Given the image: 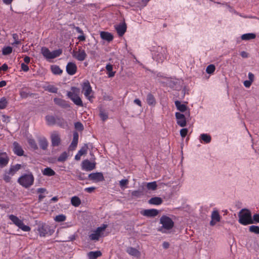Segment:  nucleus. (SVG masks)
I'll return each mask as SVG.
<instances>
[{
    "mask_svg": "<svg viewBox=\"0 0 259 259\" xmlns=\"http://www.w3.org/2000/svg\"><path fill=\"white\" fill-rule=\"evenodd\" d=\"M100 116L103 121H105L108 118V115L103 110H100Z\"/></svg>",
    "mask_w": 259,
    "mask_h": 259,
    "instance_id": "obj_50",
    "label": "nucleus"
},
{
    "mask_svg": "<svg viewBox=\"0 0 259 259\" xmlns=\"http://www.w3.org/2000/svg\"><path fill=\"white\" fill-rule=\"evenodd\" d=\"M28 143L29 146L32 148H33L34 150L37 149L38 147H37V144H36L35 141H34V140L32 139H29L28 140Z\"/></svg>",
    "mask_w": 259,
    "mask_h": 259,
    "instance_id": "obj_43",
    "label": "nucleus"
},
{
    "mask_svg": "<svg viewBox=\"0 0 259 259\" xmlns=\"http://www.w3.org/2000/svg\"><path fill=\"white\" fill-rule=\"evenodd\" d=\"M78 134L77 132H74L73 133V140L78 141Z\"/></svg>",
    "mask_w": 259,
    "mask_h": 259,
    "instance_id": "obj_61",
    "label": "nucleus"
},
{
    "mask_svg": "<svg viewBox=\"0 0 259 259\" xmlns=\"http://www.w3.org/2000/svg\"><path fill=\"white\" fill-rule=\"evenodd\" d=\"M39 146L43 150H46L48 147V142L45 138H39L38 140Z\"/></svg>",
    "mask_w": 259,
    "mask_h": 259,
    "instance_id": "obj_28",
    "label": "nucleus"
},
{
    "mask_svg": "<svg viewBox=\"0 0 259 259\" xmlns=\"http://www.w3.org/2000/svg\"><path fill=\"white\" fill-rule=\"evenodd\" d=\"M251 83L252 82L251 81L245 80L244 81V85L245 87L249 88L251 85Z\"/></svg>",
    "mask_w": 259,
    "mask_h": 259,
    "instance_id": "obj_60",
    "label": "nucleus"
},
{
    "mask_svg": "<svg viewBox=\"0 0 259 259\" xmlns=\"http://www.w3.org/2000/svg\"><path fill=\"white\" fill-rule=\"evenodd\" d=\"M42 174L45 176H53L55 175V172L51 168L47 167L44 169Z\"/></svg>",
    "mask_w": 259,
    "mask_h": 259,
    "instance_id": "obj_32",
    "label": "nucleus"
},
{
    "mask_svg": "<svg viewBox=\"0 0 259 259\" xmlns=\"http://www.w3.org/2000/svg\"><path fill=\"white\" fill-rule=\"evenodd\" d=\"M78 141L72 140V143L69 147L71 150H74L77 146Z\"/></svg>",
    "mask_w": 259,
    "mask_h": 259,
    "instance_id": "obj_55",
    "label": "nucleus"
},
{
    "mask_svg": "<svg viewBox=\"0 0 259 259\" xmlns=\"http://www.w3.org/2000/svg\"><path fill=\"white\" fill-rule=\"evenodd\" d=\"M21 69L22 70H23L24 71H28L29 70V67L25 64L24 63H22L21 64Z\"/></svg>",
    "mask_w": 259,
    "mask_h": 259,
    "instance_id": "obj_57",
    "label": "nucleus"
},
{
    "mask_svg": "<svg viewBox=\"0 0 259 259\" xmlns=\"http://www.w3.org/2000/svg\"><path fill=\"white\" fill-rule=\"evenodd\" d=\"M132 198H139L141 196L143 195L144 193L142 191L135 190L132 192Z\"/></svg>",
    "mask_w": 259,
    "mask_h": 259,
    "instance_id": "obj_36",
    "label": "nucleus"
},
{
    "mask_svg": "<svg viewBox=\"0 0 259 259\" xmlns=\"http://www.w3.org/2000/svg\"><path fill=\"white\" fill-rule=\"evenodd\" d=\"M253 221L259 223V214H255L253 216Z\"/></svg>",
    "mask_w": 259,
    "mask_h": 259,
    "instance_id": "obj_59",
    "label": "nucleus"
},
{
    "mask_svg": "<svg viewBox=\"0 0 259 259\" xmlns=\"http://www.w3.org/2000/svg\"><path fill=\"white\" fill-rule=\"evenodd\" d=\"M88 149V146L87 144H84L78 151V152L79 153V155H83L84 154H85L87 152Z\"/></svg>",
    "mask_w": 259,
    "mask_h": 259,
    "instance_id": "obj_47",
    "label": "nucleus"
},
{
    "mask_svg": "<svg viewBox=\"0 0 259 259\" xmlns=\"http://www.w3.org/2000/svg\"><path fill=\"white\" fill-rule=\"evenodd\" d=\"M248 78L249 79V81H251L252 82L254 79V75L252 73H249Z\"/></svg>",
    "mask_w": 259,
    "mask_h": 259,
    "instance_id": "obj_63",
    "label": "nucleus"
},
{
    "mask_svg": "<svg viewBox=\"0 0 259 259\" xmlns=\"http://www.w3.org/2000/svg\"><path fill=\"white\" fill-rule=\"evenodd\" d=\"M147 102L149 105H154L155 104V99L153 95L149 93L147 96Z\"/></svg>",
    "mask_w": 259,
    "mask_h": 259,
    "instance_id": "obj_31",
    "label": "nucleus"
},
{
    "mask_svg": "<svg viewBox=\"0 0 259 259\" xmlns=\"http://www.w3.org/2000/svg\"><path fill=\"white\" fill-rule=\"evenodd\" d=\"M188 133V130L187 128H183L180 131V135L182 138L186 137Z\"/></svg>",
    "mask_w": 259,
    "mask_h": 259,
    "instance_id": "obj_53",
    "label": "nucleus"
},
{
    "mask_svg": "<svg viewBox=\"0 0 259 259\" xmlns=\"http://www.w3.org/2000/svg\"><path fill=\"white\" fill-rule=\"evenodd\" d=\"M13 38L15 40V41L13 43V45H19L21 43V41L19 40V37L17 34H13Z\"/></svg>",
    "mask_w": 259,
    "mask_h": 259,
    "instance_id": "obj_51",
    "label": "nucleus"
},
{
    "mask_svg": "<svg viewBox=\"0 0 259 259\" xmlns=\"http://www.w3.org/2000/svg\"><path fill=\"white\" fill-rule=\"evenodd\" d=\"M46 119L47 121V123L49 125H53L56 123V117L52 115H47L46 116Z\"/></svg>",
    "mask_w": 259,
    "mask_h": 259,
    "instance_id": "obj_27",
    "label": "nucleus"
},
{
    "mask_svg": "<svg viewBox=\"0 0 259 259\" xmlns=\"http://www.w3.org/2000/svg\"><path fill=\"white\" fill-rule=\"evenodd\" d=\"M65 220H66V216L63 214H60V215H57L55 218V220L58 222H63Z\"/></svg>",
    "mask_w": 259,
    "mask_h": 259,
    "instance_id": "obj_49",
    "label": "nucleus"
},
{
    "mask_svg": "<svg viewBox=\"0 0 259 259\" xmlns=\"http://www.w3.org/2000/svg\"><path fill=\"white\" fill-rule=\"evenodd\" d=\"M117 33L120 36H122L126 31V25L125 23L120 24L115 27Z\"/></svg>",
    "mask_w": 259,
    "mask_h": 259,
    "instance_id": "obj_15",
    "label": "nucleus"
},
{
    "mask_svg": "<svg viewBox=\"0 0 259 259\" xmlns=\"http://www.w3.org/2000/svg\"><path fill=\"white\" fill-rule=\"evenodd\" d=\"M100 36L102 39L109 42L112 41L113 39V36L111 33L105 31H101L100 32Z\"/></svg>",
    "mask_w": 259,
    "mask_h": 259,
    "instance_id": "obj_18",
    "label": "nucleus"
},
{
    "mask_svg": "<svg viewBox=\"0 0 259 259\" xmlns=\"http://www.w3.org/2000/svg\"><path fill=\"white\" fill-rule=\"evenodd\" d=\"M18 182L25 188H29L33 185L34 177L31 173L22 175L18 180Z\"/></svg>",
    "mask_w": 259,
    "mask_h": 259,
    "instance_id": "obj_3",
    "label": "nucleus"
},
{
    "mask_svg": "<svg viewBox=\"0 0 259 259\" xmlns=\"http://www.w3.org/2000/svg\"><path fill=\"white\" fill-rule=\"evenodd\" d=\"M71 91L67 93L68 97H72V96H79L80 93V89L76 87H72Z\"/></svg>",
    "mask_w": 259,
    "mask_h": 259,
    "instance_id": "obj_24",
    "label": "nucleus"
},
{
    "mask_svg": "<svg viewBox=\"0 0 259 259\" xmlns=\"http://www.w3.org/2000/svg\"><path fill=\"white\" fill-rule=\"evenodd\" d=\"M92 92V88L89 81L84 82L82 84V92L83 93L84 96L89 100H90L91 98L90 94Z\"/></svg>",
    "mask_w": 259,
    "mask_h": 259,
    "instance_id": "obj_8",
    "label": "nucleus"
},
{
    "mask_svg": "<svg viewBox=\"0 0 259 259\" xmlns=\"http://www.w3.org/2000/svg\"><path fill=\"white\" fill-rule=\"evenodd\" d=\"M54 102L57 105L64 108H67L70 107L69 104L65 100L60 98H54Z\"/></svg>",
    "mask_w": 259,
    "mask_h": 259,
    "instance_id": "obj_16",
    "label": "nucleus"
},
{
    "mask_svg": "<svg viewBox=\"0 0 259 259\" xmlns=\"http://www.w3.org/2000/svg\"><path fill=\"white\" fill-rule=\"evenodd\" d=\"M211 221L210 222V225L211 226H214L217 223L219 222L221 220V216L219 211L217 210H214L211 215Z\"/></svg>",
    "mask_w": 259,
    "mask_h": 259,
    "instance_id": "obj_9",
    "label": "nucleus"
},
{
    "mask_svg": "<svg viewBox=\"0 0 259 259\" xmlns=\"http://www.w3.org/2000/svg\"><path fill=\"white\" fill-rule=\"evenodd\" d=\"M256 35L254 33H246L242 35L241 39L242 40H248L254 39Z\"/></svg>",
    "mask_w": 259,
    "mask_h": 259,
    "instance_id": "obj_30",
    "label": "nucleus"
},
{
    "mask_svg": "<svg viewBox=\"0 0 259 259\" xmlns=\"http://www.w3.org/2000/svg\"><path fill=\"white\" fill-rule=\"evenodd\" d=\"M200 139L206 143H209L211 141V137L205 134H201L200 136Z\"/></svg>",
    "mask_w": 259,
    "mask_h": 259,
    "instance_id": "obj_38",
    "label": "nucleus"
},
{
    "mask_svg": "<svg viewBox=\"0 0 259 259\" xmlns=\"http://www.w3.org/2000/svg\"><path fill=\"white\" fill-rule=\"evenodd\" d=\"M89 178L90 180L96 182H101L104 180L103 175L101 172H95L89 174Z\"/></svg>",
    "mask_w": 259,
    "mask_h": 259,
    "instance_id": "obj_10",
    "label": "nucleus"
},
{
    "mask_svg": "<svg viewBox=\"0 0 259 259\" xmlns=\"http://www.w3.org/2000/svg\"><path fill=\"white\" fill-rule=\"evenodd\" d=\"M240 55H241V57L244 58H246L248 57V54L245 51L241 52L240 53Z\"/></svg>",
    "mask_w": 259,
    "mask_h": 259,
    "instance_id": "obj_62",
    "label": "nucleus"
},
{
    "mask_svg": "<svg viewBox=\"0 0 259 259\" xmlns=\"http://www.w3.org/2000/svg\"><path fill=\"white\" fill-rule=\"evenodd\" d=\"M175 103L177 109L179 110L180 111L183 112L187 110V106L184 104H182L180 101H176Z\"/></svg>",
    "mask_w": 259,
    "mask_h": 259,
    "instance_id": "obj_22",
    "label": "nucleus"
},
{
    "mask_svg": "<svg viewBox=\"0 0 259 259\" xmlns=\"http://www.w3.org/2000/svg\"><path fill=\"white\" fill-rule=\"evenodd\" d=\"M8 172H6L4 176V180L7 183L10 182L11 179V178L9 176Z\"/></svg>",
    "mask_w": 259,
    "mask_h": 259,
    "instance_id": "obj_56",
    "label": "nucleus"
},
{
    "mask_svg": "<svg viewBox=\"0 0 259 259\" xmlns=\"http://www.w3.org/2000/svg\"><path fill=\"white\" fill-rule=\"evenodd\" d=\"M157 187L156 182L148 183L147 184V188L148 190H155Z\"/></svg>",
    "mask_w": 259,
    "mask_h": 259,
    "instance_id": "obj_39",
    "label": "nucleus"
},
{
    "mask_svg": "<svg viewBox=\"0 0 259 259\" xmlns=\"http://www.w3.org/2000/svg\"><path fill=\"white\" fill-rule=\"evenodd\" d=\"M75 128L79 131H82L83 130V126L82 124L80 122H77L75 123Z\"/></svg>",
    "mask_w": 259,
    "mask_h": 259,
    "instance_id": "obj_52",
    "label": "nucleus"
},
{
    "mask_svg": "<svg viewBox=\"0 0 259 259\" xmlns=\"http://www.w3.org/2000/svg\"><path fill=\"white\" fill-rule=\"evenodd\" d=\"M76 105L79 106H83L82 102L79 97V96H72V97H68Z\"/></svg>",
    "mask_w": 259,
    "mask_h": 259,
    "instance_id": "obj_21",
    "label": "nucleus"
},
{
    "mask_svg": "<svg viewBox=\"0 0 259 259\" xmlns=\"http://www.w3.org/2000/svg\"><path fill=\"white\" fill-rule=\"evenodd\" d=\"M12 52V48L11 47H7L3 49V54L7 55L11 54Z\"/></svg>",
    "mask_w": 259,
    "mask_h": 259,
    "instance_id": "obj_48",
    "label": "nucleus"
},
{
    "mask_svg": "<svg viewBox=\"0 0 259 259\" xmlns=\"http://www.w3.org/2000/svg\"><path fill=\"white\" fill-rule=\"evenodd\" d=\"M107 227V225L103 224L102 226L98 227L96 230L92 231L89 235L90 239L92 241H98Z\"/></svg>",
    "mask_w": 259,
    "mask_h": 259,
    "instance_id": "obj_5",
    "label": "nucleus"
},
{
    "mask_svg": "<svg viewBox=\"0 0 259 259\" xmlns=\"http://www.w3.org/2000/svg\"><path fill=\"white\" fill-rule=\"evenodd\" d=\"M126 251L128 253L133 256H139L140 255V252L137 249L132 247H128Z\"/></svg>",
    "mask_w": 259,
    "mask_h": 259,
    "instance_id": "obj_23",
    "label": "nucleus"
},
{
    "mask_svg": "<svg viewBox=\"0 0 259 259\" xmlns=\"http://www.w3.org/2000/svg\"><path fill=\"white\" fill-rule=\"evenodd\" d=\"M149 203L154 205H159L162 203V199L160 197H155L149 200Z\"/></svg>",
    "mask_w": 259,
    "mask_h": 259,
    "instance_id": "obj_25",
    "label": "nucleus"
},
{
    "mask_svg": "<svg viewBox=\"0 0 259 259\" xmlns=\"http://www.w3.org/2000/svg\"><path fill=\"white\" fill-rule=\"evenodd\" d=\"M128 183L127 179H123L119 182V184L121 187H123L126 185Z\"/></svg>",
    "mask_w": 259,
    "mask_h": 259,
    "instance_id": "obj_54",
    "label": "nucleus"
},
{
    "mask_svg": "<svg viewBox=\"0 0 259 259\" xmlns=\"http://www.w3.org/2000/svg\"><path fill=\"white\" fill-rule=\"evenodd\" d=\"M8 158L5 153H0V166H4L8 162Z\"/></svg>",
    "mask_w": 259,
    "mask_h": 259,
    "instance_id": "obj_20",
    "label": "nucleus"
},
{
    "mask_svg": "<svg viewBox=\"0 0 259 259\" xmlns=\"http://www.w3.org/2000/svg\"><path fill=\"white\" fill-rule=\"evenodd\" d=\"M71 202L72 205L77 207L80 204L81 201L77 196H74L71 198Z\"/></svg>",
    "mask_w": 259,
    "mask_h": 259,
    "instance_id": "obj_33",
    "label": "nucleus"
},
{
    "mask_svg": "<svg viewBox=\"0 0 259 259\" xmlns=\"http://www.w3.org/2000/svg\"><path fill=\"white\" fill-rule=\"evenodd\" d=\"M158 214V210L155 209H146L143 214L148 217H154Z\"/></svg>",
    "mask_w": 259,
    "mask_h": 259,
    "instance_id": "obj_17",
    "label": "nucleus"
},
{
    "mask_svg": "<svg viewBox=\"0 0 259 259\" xmlns=\"http://www.w3.org/2000/svg\"><path fill=\"white\" fill-rule=\"evenodd\" d=\"M51 68L52 72L55 74H60L62 73V70L57 65H52Z\"/></svg>",
    "mask_w": 259,
    "mask_h": 259,
    "instance_id": "obj_34",
    "label": "nucleus"
},
{
    "mask_svg": "<svg viewBox=\"0 0 259 259\" xmlns=\"http://www.w3.org/2000/svg\"><path fill=\"white\" fill-rule=\"evenodd\" d=\"M67 153L66 152H64L58 158L57 160L59 162H64L67 159Z\"/></svg>",
    "mask_w": 259,
    "mask_h": 259,
    "instance_id": "obj_41",
    "label": "nucleus"
},
{
    "mask_svg": "<svg viewBox=\"0 0 259 259\" xmlns=\"http://www.w3.org/2000/svg\"><path fill=\"white\" fill-rule=\"evenodd\" d=\"M46 90L50 93H57L58 91V88L54 85H49L46 87Z\"/></svg>",
    "mask_w": 259,
    "mask_h": 259,
    "instance_id": "obj_40",
    "label": "nucleus"
},
{
    "mask_svg": "<svg viewBox=\"0 0 259 259\" xmlns=\"http://www.w3.org/2000/svg\"><path fill=\"white\" fill-rule=\"evenodd\" d=\"M160 224L162 226L159 229V231L162 233H166L165 230H169L172 229L174 226V223L169 217L163 215L160 220Z\"/></svg>",
    "mask_w": 259,
    "mask_h": 259,
    "instance_id": "obj_2",
    "label": "nucleus"
},
{
    "mask_svg": "<svg viewBox=\"0 0 259 259\" xmlns=\"http://www.w3.org/2000/svg\"><path fill=\"white\" fill-rule=\"evenodd\" d=\"M101 255L102 253L100 251H90L88 253V256L90 259H96Z\"/></svg>",
    "mask_w": 259,
    "mask_h": 259,
    "instance_id": "obj_26",
    "label": "nucleus"
},
{
    "mask_svg": "<svg viewBox=\"0 0 259 259\" xmlns=\"http://www.w3.org/2000/svg\"><path fill=\"white\" fill-rule=\"evenodd\" d=\"M96 188L95 187H88V188H86L84 190L88 192V193H92L95 190Z\"/></svg>",
    "mask_w": 259,
    "mask_h": 259,
    "instance_id": "obj_58",
    "label": "nucleus"
},
{
    "mask_svg": "<svg viewBox=\"0 0 259 259\" xmlns=\"http://www.w3.org/2000/svg\"><path fill=\"white\" fill-rule=\"evenodd\" d=\"M72 54L74 58L80 61H84L87 56L85 51L81 49H79L78 51L73 50Z\"/></svg>",
    "mask_w": 259,
    "mask_h": 259,
    "instance_id": "obj_7",
    "label": "nucleus"
},
{
    "mask_svg": "<svg viewBox=\"0 0 259 259\" xmlns=\"http://www.w3.org/2000/svg\"><path fill=\"white\" fill-rule=\"evenodd\" d=\"M66 71L70 75H74L77 71L76 65L73 62H69L66 66Z\"/></svg>",
    "mask_w": 259,
    "mask_h": 259,
    "instance_id": "obj_13",
    "label": "nucleus"
},
{
    "mask_svg": "<svg viewBox=\"0 0 259 259\" xmlns=\"http://www.w3.org/2000/svg\"><path fill=\"white\" fill-rule=\"evenodd\" d=\"M249 230L250 232L256 234H259V227L256 226H251L249 227Z\"/></svg>",
    "mask_w": 259,
    "mask_h": 259,
    "instance_id": "obj_46",
    "label": "nucleus"
},
{
    "mask_svg": "<svg viewBox=\"0 0 259 259\" xmlns=\"http://www.w3.org/2000/svg\"><path fill=\"white\" fill-rule=\"evenodd\" d=\"M106 70L109 72L108 76L112 77L114 76L115 72L112 71L113 69V66L110 64H108L106 66Z\"/></svg>",
    "mask_w": 259,
    "mask_h": 259,
    "instance_id": "obj_37",
    "label": "nucleus"
},
{
    "mask_svg": "<svg viewBox=\"0 0 259 259\" xmlns=\"http://www.w3.org/2000/svg\"><path fill=\"white\" fill-rule=\"evenodd\" d=\"M13 146L14 153L18 156L23 155L24 151L19 144L16 142H15L13 143Z\"/></svg>",
    "mask_w": 259,
    "mask_h": 259,
    "instance_id": "obj_19",
    "label": "nucleus"
},
{
    "mask_svg": "<svg viewBox=\"0 0 259 259\" xmlns=\"http://www.w3.org/2000/svg\"><path fill=\"white\" fill-rule=\"evenodd\" d=\"M56 123L58 125L60 126H64L65 125H66V122H65V120L59 116H56Z\"/></svg>",
    "mask_w": 259,
    "mask_h": 259,
    "instance_id": "obj_35",
    "label": "nucleus"
},
{
    "mask_svg": "<svg viewBox=\"0 0 259 259\" xmlns=\"http://www.w3.org/2000/svg\"><path fill=\"white\" fill-rule=\"evenodd\" d=\"M52 145L53 146H58L61 142L60 137L56 132L53 133L51 136Z\"/></svg>",
    "mask_w": 259,
    "mask_h": 259,
    "instance_id": "obj_14",
    "label": "nucleus"
},
{
    "mask_svg": "<svg viewBox=\"0 0 259 259\" xmlns=\"http://www.w3.org/2000/svg\"><path fill=\"white\" fill-rule=\"evenodd\" d=\"M176 117L177 119V123L181 127H184L186 125V120L185 116L184 114L177 112L176 113Z\"/></svg>",
    "mask_w": 259,
    "mask_h": 259,
    "instance_id": "obj_12",
    "label": "nucleus"
},
{
    "mask_svg": "<svg viewBox=\"0 0 259 259\" xmlns=\"http://www.w3.org/2000/svg\"><path fill=\"white\" fill-rule=\"evenodd\" d=\"M96 163L91 162L89 160H85L82 162V168L86 171H91L95 168Z\"/></svg>",
    "mask_w": 259,
    "mask_h": 259,
    "instance_id": "obj_11",
    "label": "nucleus"
},
{
    "mask_svg": "<svg viewBox=\"0 0 259 259\" xmlns=\"http://www.w3.org/2000/svg\"><path fill=\"white\" fill-rule=\"evenodd\" d=\"M21 168V165L19 164H17L15 165L12 166L10 169L9 170V171L8 172V174L14 175V174L18 171L19 169H20Z\"/></svg>",
    "mask_w": 259,
    "mask_h": 259,
    "instance_id": "obj_29",
    "label": "nucleus"
},
{
    "mask_svg": "<svg viewBox=\"0 0 259 259\" xmlns=\"http://www.w3.org/2000/svg\"><path fill=\"white\" fill-rule=\"evenodd\" d=\"M239 222L243 225H247L253 223V221L251 218V212L247 209L241 210L238 214Z\"/></svg>",
    "mask_w": 259,
    "mask_h": 259,
    "instance_id": "obj_1",
    "label": "nucleus"
},
{
    "mask_svg": "<svg viewBox=\"0 0 259 259\" xmlns=\"http://www.w3.org/2000/svg\"><path fill=\"white\" fill-rule=\"evenodd\" d=\"M162 246L165 249H167L169 247V244L168 242H164L163 243V244H162Z\"/></svg>",
    "mask_w": 259,
    "mask_h": 259,
    "instance_id": "obj_64",
    "label": "nucleus"
},
{
    "mask_svg": "<svg viewBox=\"0 0 259 259\" xmlns=\"http://www.w3.org/2000/svg\"><path fill=\"white\" fill-rule=\"evenodd\" d=\"M8 104L7 99L3 97L0 100V109H3L6 107Z\"/></svg>",
    "mask_w": 259,
    "mask_h": 259,
    "instance_id": "obj_44",
    "label": "nucleus"
},
{
    "mask_svg": "<svg viewBox=\"0 0 259 259\" xmlns=\"http://www.w3.org/2000/svg\"><path fill=\"white\" fill-rule=\"evenodd\" d=\"M215 66L213 64H210L207 67L206 71L208 74H211L213 73V72L215 71Z\"/></svg>",
    "mask_w": 259,
    "mask_h": 259,
    "instance_id": "obj_45",
    "label": "nucleus"
},
{
    "mask_svg": "<svg viewBox=\"0 0 259 259\" xmlns=\"http://www.w3.org/2000/svg\"><path fill=\"white\" fill-rule=\"evenodd\" d=\"M9 219L16 226L23 231L28 232L30 230V228L28 226L25 225L23 221L20 220L17 217L11 214L9 215Z\"/></svg>",
    "mask_w": 259,
    "mask_h": 259,
    "instance_id": "obj_6",
    "label": "nucleus"
},
{
    "mask_svg": "<svg viewBox=\"0 0 259 259\" xmlns=\"http://www.w3.org/2000/svg\"><path fill=\"white\" fill-rule=\"evenodd\" d=\"M38 231L41 236H45L48 233L47 229L43 225L39 227Z\"/></svg>",
    "mask_w": 259,
    "mask_h": 259,
    "instance_id": "obj_42",
    "label": "nucleus"
},
{
    "mask_svg": "<svg viewBox=\"0 0 259 259\" xmlns=\"http://www.w3.org/2000/svg\"><path fill=\"white\" fill-rule=\"evenodd\" d=\"M41 53L46 59L49 60L59 56L62 53V51L61 49H58L50 52L48 48L44 47L41 49Z\"/></svg>",
    "mask_w": 259,
    "mask_h": 259,
    "instance_id": "obj_4",
    "label": "nucleus"
}]
</instances>
